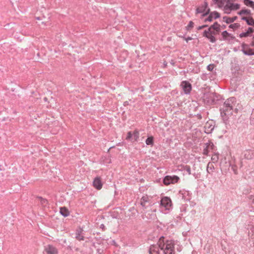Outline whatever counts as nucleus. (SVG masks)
<instances>
[{"instance_id":"nucleus-1","label":"nucleus","mask_w":254,"mask_h":254,"mask_svg":"<svg viewBox=\"0 0 254 254\" xmlns=\"http://www.w3.org/2000/svg\"><path fill=\"white\" fill-rule=\"evenodd\" d=\"M157 244L164 254H175V243L173 241L166 240L164 237H161Z\"/></svg>"},{"instance_id":"nucleus-2","label":"nucleus","mask_w":254,"mask_h":254,"mask_svg":"<svg viewBox=\"0 0 254 254\" xmlns=\"http://www.w3.org/2000/svg\"><path fill=\"white\" fill-rule=\"evenodd\" d=\"M219 30L220 25L216 22L211 25L207 31H204L203 36L207 38L211 42L214 43L216 41L214 35H216Z\"/></svg>"},{"instance_id":"nucleus-3","label":"nucleus","mask_w":254,"mask_h":254,"mask_svg":"<svg viewBox=\"0 0 254 254\" xmlns=\"http://www.w3.org/2000/svg\"><path fill=\"white\" fill-rule=\"evenodd\" d=\"M240 8V5L236 3L228 2L224 6L223 10L225 13L229 14L232 11L239 9Z\"/></svg>"},{"instance_id":"nucleus-4","label":"nucleus","mask_w":254,"mask_h":254,"mask_svg":"<svg viewBox=\"0 0 254 254\" xmlns=\"http://www.w3.org/2000/svg\"><path fill=\"white\" fill-rule=\"evenodd\" d=\"M139 136V132L137 130H134L133 131H128L127 133L126 139L131 142L137 141Z\"/></svg>"},{"instance_id":"nucleus-5","label":"nucleus","mask_w":254,"mask_h":254,"mask_svg":"<svg viewBox=\"0 0 254 254\" xmlns=\"http://www.w3.org/2000/svg\"><path fill=\"white\" fill-rule=\"evenodd\" d=\"M179 179V177L177 176H167L164 178L163 180V183L164 185L168 186L171 184H175L177 183Z\"/></svg>"},{"instance_id":"nucleus-6","label":"nucleus","mask_w":254,"mask_h":254,"mask_svg":"<svg viewBox=\"0 0 254 254\" xmlns=\"http://www.w3.org/2000/svg\"><path fill=\"white\" fill-rule=\"evenodd\" d=\"M160 204L165 207L166 210H169L172 206L171 199L167 196L162 197L161 200Z\"/></svg>"},{"instance_id":"nucleus-7","label":"nucleus","mask_w":254,"mask_h":254,"mask_svg":"<svg viewBox=\"0 0 254 254\" xmlns=\"http://www.w3.org/2000/svg\"><path fill=\"white\" fill-rule=\"evenodd\" d=\"M58 250L52 245H48L45 247V254H58Z\"/></svg>"},{"instance_id":"nucleus-8","label":"nucleus","mask_w":254,"mask_h":254,"mask_svg":"<svg viewBox=\"0 0 254 254\" xmlns=\"http://www.w3.org/2000/svg\"><path fill=\"white\" fill-rule=\"evenodd\" d=\"M93 186L97 190H100L102 188L103 184L100 177H97L94 179Z\"/></svg>"},{"instance_id":"nucleus-9","label":"nucleus","mask_w":254,"mask_h":254,"mask_svg":"<svg viewBox=\"0 0 254 254\" xmlns=\"http://www.w3.org/2000/svg\"><path fill=\"white\" fill-rule=\"evenodd\" d=\"M205 145L206 147L203 150V154L207 155L209 152L211 151L212 152H213V151L215 150V147L213 143L209 142L208 143H206Z\"/></svg>"},{"instance_id":"nucleus-10","label":"nucleus","mask_w":254,"mask_h":254,"mask_svg":"<svg viewBox=\"0 0 254 254\" xmlns=\"http://www.w3.org/2000/svg\"><path fill=\"white\" fill-rule=\"evenodd\" d=\"M186 94L189 93L191 90V85L190 83L187 81H183L181 84Z\"/></svg>"},{"instance_id":"nucleus-11","label":"nucleus","mask_w":254,"mask_h":254,"mask_svg":"<svg viewBox=\"0 0 254 254\" xmlns=\"http://www.w3.org/2000/svg\"><path fill=\"white\" fill-rule=\"evenodd\" d=\"M242 51L246 55H254V49L249 48L247 45H243Z\"/></svg>"},{"instance_id":"nucleus-12","label":"nucleus","mask_w":254,"mask_h":254,"mask_svg":"<svg viewBox=\"0 0 254 254\" xmlns=\"http://www.w3.org/2000/svg\"><path fill=\"white\" fill-rule=\"evenodd\" d=\"M222 36L224 40L230 41L234 38V37L231 34L224 31L222 33Z\"/></svg>"},{"instance_id":"nucleus-13","label":"nucleus","mask_w":254,"mask_h":254,"mask_svg":"<svg viewBox=\"0 0 254 254\" xmlns=\"http://www.w3.org/2000/svg\"><path fill=\"white\" fill-rule=\"evenodd\" d=\"M219 13L217 12H212L210 14L208 17L205 20V21H211L213 19H216L219 17Z\"/></svg>"},{"instance_id":"nucleus-14","label":"nucleus","mask_w":254,"mask_h":254,"mask_svg":"<svg viewBox=\"0 0 254 254\" xmlns=\"http://www.w3.org/2000/svg\"><path fill=\"white\" fill-rule=\"evenodd\" d=\"M149 197L147 195H144L141 197L140 199V204L142 206L145 207L146 203L149 202Z\"/></svg>"},{"instance_id":"nucleus-15","label":"nucleus","mask_w":254,"mask_h":254,"mask_svg":"<svg viewBox=\"0 0 254 254\" xmlns=\"http://www.w3.org/2000/svg\"><path fill=\"white\" fill-rule=\"evenodd\" d=\"M254 32V29L252 27H249L246 32H243L240 35V37H246Z\"/></svg>"},{"instance_id":"nucleus-16","label":"nucleus","mask_w":254,"mask_h":254,"mask_svg":"<svg viewBox=\"0 0 254 254\" xmlns=\"http://www.w3.org/2000/svg\"><path fill=\"white\" fill-rule=\"evenodd\" d=\"M211 123H212V122H207L205 124L204 127H205V131L206 133H209L213 129L214 127H213V126H212L211 125Z\"/></svg>"},{"instance_id":"nucleus-17","label":"nucleus","mask_w":254,"mask_h":254,"mask_svg":"<svg viewBox=\"0 0 254 254\" xmlns=\"http://www.w3.org/2000/svg\"><path fill=\"white\" fill-rule=\"evenodd\" d=\"M159 247L155 245H152L150 248V254H159Z\"/></svg>"},{"instance_id":"nucleus-18","label":"nucleus","mask_w":254,"mask_h":254,"mask_svg":"<svg viewBox=\"0 0 254 254\" xmlns=\"http://www.w3.org/2000/svg\"><path fill=\"white\" fill-rule=\"evenodd\" d=\"M242 19L245 20L248 25L254 26V19L252 17L250 16H246L242 17Z\"/></svg>"},{"instance_id":"nucleus-19","label":"nucleus","mask_w":254,"mask_h":254,"mask_svg":"<svg viewBox=\"0 0 254 254\" xmlns=\"http://www.w3.org/2000/svg\"><path fill=\"white\" fill-rule=\"evenodd\" d=\"M60 213L64 217H67L69 215V211L65 207H62L60 208Z\"/></svg>"},{"instance_id":"nucleus-20","label":"nucleus","mask_w":254,"mask_h":254,"mask_svg":"<svg viewBox=\"0 0 254 254\" xmlns=\"http://www.w3.org/2000/svg\"><path fill=\"white\" fill-rule=\"evenodd\" d=\"M223 21L226 22L227 23H231L234 22L237 19V17L234 16L233 17H229L227 16H224L223 17Z\"/></svg>"},{"instance_id":"nucleus-21","label":"nucleus","mask_w":254,"mask_h":254,"mask_svg":"<svg viewBox=\"0 0 254 254\" xmlns=\"http://www.w3.org/2000/svg\"><path fill=\"white\" fill-rule=\"evenodd\" d=\"M215 3L217 4L218 6L220 8L225 6V3L226 0H215Z\"/></svg>"},{"instance_id":"nucleus-22","label":"nucleus","mask_w":254,"mask_h":254,"mask_svg":"<svg viewBox=\"0 0 254 254\" xmlns=\"http://www.w3.org/2000/svg\"><path fill=\"white\" fill-rule=\"evenodd\" d=\"M244 3L246 5L254 8V2L251 0H244Z\"/></svg>"},{"instance_id":"nucleus-23","label":"nucleus","mask_w":254,"mask_h":254,"mask_svg":"<svg viewBox=\"0 0 254 254\" xmlns=\"http://www.w3.org/2000/svg\"><path fill=\"white\" fill-rule=\"evenodd\" d=\"M213 153H214V154H213V155L211 157V160L214 162H216L218 161V160L219 159L218 154L217 153H216L214 152H213Z\"/></svg>"},{"instance_id":"nucleus-24","label":"nucleus","mask_w":254,"mask_h":254,"mask_svg":"<svg viewBox=\"0 0 254 254\" xmlns=\"http://www.w3.org/2000/svg\"><path fill=\"white\" fill-rule=\"evenodd\" d=\"M146 143L147 145H152L153 143V137L152 136L148 137L146 140Z\"/></svg>"},{"instance_id":"nucleus-25","label":"nucleus","mask_w":254,"mask_h":254,"mask_svg":"<svg viewBox=\"0 0 254 254\" xmlns=\"http://www.w3.org/2000/svg\"><path fill=\"white\" fill-rule=\"evenodd\" d=\"M238 14L243 17H244L243 15H248L249 14V11L248 10H242L238 12Z\"/></svg>"},{"instance_id":"nucleus-26","label":"nucleus","mask_w":254,"mask_h":254,"mask_svg":"<svg viewBox=\"0 0 254 254\" xmlns=\"http://www.w3.org/2000/svg\"><path fill=\"white\" fill-rule=\"evenodd\" d=\"M239 27H240V24L237 23H234V24H230L229 25V28H232L233 30L237 29Z\"/></svg>"},{"instance_id":"nucleus-27","label":"nucleus","mask_w":254,"mask_h":254,"mask_svg":"<svg viewBox=\"0 0 254 254\" xmlns=\"http://www.w3.org/2000/svg\"><path fill=\"white\" fill-rule=\"evenodd\" d=\"M224 105L226 107V110L227 111H231L232 110V106H230V104L228 103V101L225 102L224 103Z\"/></svg>"},{"instance_id":"nucleus-28","label":"nucleus","mask_w":254,"mask_h":254,"mask_svg":"<svg viewBox=\"0 0 254 254\" xmlns=\"http://www.w3.org/2000/svg\"><path fill=\"white\" fill-rule=\"evenodd\" d=\"M214 169V166L213 165L210 163H209L207 165V171L210 173L209 171L210 170L211 172L213 171V169Z\"/></svg>"},{"instance_id":"nucleus-29","label":"nucleus","mask_w":254,"mask_h":254,"mask_svg":"<svg viewBox=\"0 0 254 254\" xmlns=\"http://www.w3.org/2000/svg\"><path fill=\"white\" fill-rule=\"evenodd\" d=\"M194 23L192 21H190L189 24L186 27V28L188 30H190L193 27Z\"/></svg>"},{"instance_id":"nucleus-30","label":"nucleus","mask_w":254,"mask_h":254,"mask_svg":"<svg viewBox=\"0 0 254 254\" xmlns=\"http://www.w3.org/2000/svg\"><path fill=\"white\" fill-rule=\"evenodd\" d=\"M184 169L187 171L189 175L191 174V170L189 166H186L184 168Z\"/></svg>"},{"instance_id":"nucleus-31","label":"nucleus","mask_w":254,"mask_h":254,"mask_svg":"<svg viewBox=\"0 0 254 254\" xmlns=\"http://www.w3.org/2000/svg\"><path fill=\"white\" fill-rule=\"evenodd\" d=\"M214 68V65L210 64L207 66V69L209 71H212Z\"/></svg>"},{"instance_id":"nucleus-32","label":"nucleus","mask_w":254,"mask_h":254,"mask_svg":"<svg viewBox=\"0 0 254 254\" xmlns=\"http://www.w3.org/2000/svg\"><path fill=\"white\" fill-rule=\"evenodd\" d=\"M182 38L188 43L189 41L191 40L192 38L190 37H188L185 38L184 37H182Z\"/></svg>"},{"instance_id":"nucleus-33","label":"nucleus","mask_w":254,"mask_h":254,"mask_svg":"<svg viewBox=\"0 0 254 254\" xmlns=\"http://www.w3.org/2000/svg\"><path fill=\"white\" fill-rule=\"evenodd\" d=\"M76 239L79 241L83 240V237L80 235L76 236Z\"/></svg>"},{"instance_id":"nucleus-34","label":"nucleus","mask_w":254,"mask_h":254,"mask_svg":"<svg viewBox=\"0 0 254 254\" xmlns=\"http://www.w3.org/2000/svg\"><path fill=\"white\" fill-rule=\"evenodd\" d=\"M41 202L42 203H47V200L45 199H44V198H41Z\"/></svg>"},{"instance_id":"nucleus-35","label":"nucleus","mask_w":254,"mask_h":254,"mask_svg":"<svg viewBox=\"0 0 254 254\" xmlns=\"http://www.w3.org/2000/svg\"><path fill=\"white\" fill-rule=\"evenodd\" d=\"M206 25H203V26H199L198 27V30H200V29H201L202 28H203L204 27H206Z\"/></svg>"},{"instance_id":"nucleus-36","label":"nucleus","mask_w":254,"mask_h":254,"mask_svg":"<svg viewBox=\"0 0 254 254\" xmlns=\"http://www.w3.org/2000/svg\"><path fill=\"white\" fill-rule=\"evenodd\" d=\"M197 12L198 13H200V12H202V11L201 10V9H200V8H198L197 9Z\"/></svg>"},{"instance_id":"nucleus-37","label":"nucleus","mask_w":254,"mask_h":254,"mask_svg":"<svg viewBox=\"0 0 254 254\" xmlns=\"http://www.w3.org/2000/svg\"><path fill=\"white\" fill-rule=\"evenodd\" d=\"M251 45L252 46L254 47V37L253 38V40L252 41Z\"/></svg>"},{"instance_id":"nucleus-38","label":"nucleus","mask_w":254,"mask_h":254,"mask_svg":"<svg viewBox=\"0 0 254 254\" xmlns=\"http://www.w3.org/2000/svg\"><path fill=\"white\" fill-rule=\"evenodd\" d=\"M44 100H45V101H47V98L45 97V98H44Z\"/></svg>"}]
</instances>
